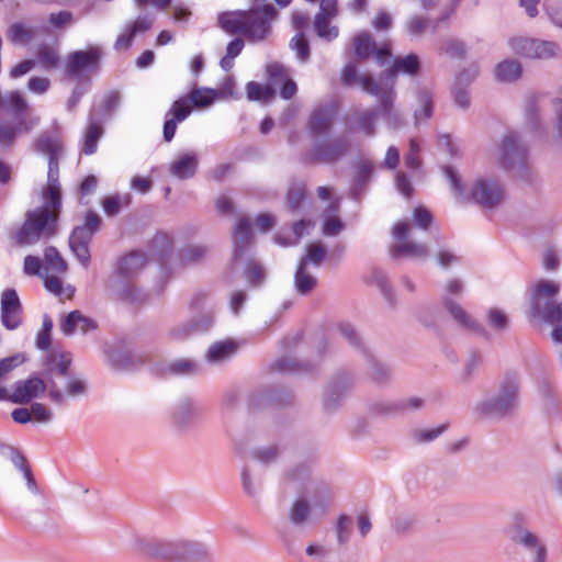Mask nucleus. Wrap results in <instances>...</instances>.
<instances>
[{
	"instance_id": "nucleus-29",
	"label": "nucleus",
	"mask_w": 562,
	"mask_h": 562,
	"mask_svg": "<svg viewBox=\"0 0 562 562\" xmlns=\"http://www.w3.org/2000/svg\"><path fill=\"white\" fill-rule=\"evenodd\" d=\"M247 98L251 101L269 103L276 97V90L270 85L250 81L246 86Z\"/></svg>"
},
{
	"instance_id": "nucleus-1",
	"label": "nucleus",
	"mask_w": 562,
	"mask_h": 562,
	"mask_svg": "<svg viewBox=\"0 0 562 562\" xmlns=\"http://www.w3.org/2000/svg\"><path fill=\"white\" fill-rule=\"evenodd\" d=\"M71 364L70 352H48L45 357V379L35 374L25 380H19L12 385V393L5 391V397L0 401H8L14 404H29L47 391L49 400L57 406H66V397H77L87 393V383L83 380H70L66 385V392H61L57 383L52 380L54 374L67 376Z\"/></svg>"
},
{
	"instance_id": "nucleus-3",
	"label": "nucleus",
	"mask_w": 562,
	"mask_h": 562,
	"mask_svg": "<svg viewBox=\"0 0 562 562\" xmlns=\"http://www.w3.org/2000/svg\"><path fill=\"white\" fill-rule=\"evenodd\" d=\"M35 150L48 158L47 184L43 190V200L58 209L61 206V192L59 184V158L64 151V144L57 133H42L34 143Z\"/></svg>"
},
{
	"instance_id": "nucleus-49",
	"label": "nucleus",
	"mask_w": 562,
	"mask_h": 562,
	"mask_svg": "<svg viewBox=\"0 0 562 562\" xmlns=\"http://www.w3.org/2000/svg\"><path fill=\"white\" fill-rule=\"evenodd\" d=\"M536 38L516 37L509 41L512 50L521 57L533 58Z\"/></svg>"
},
{
	"instance_id": "nucleus-53",
	"label": "nucleus",
	"mask_w": 562,
	"mask_h": 562,
	"mask_svg": "<svg viewBox=\"0 0 562 562\" xmlns=\"http://www.w3.org/2000/svg\"><path fill=\"white\" fill-rule=\"evenodd\" d=\"M44 258H45V261H46L47 266L53 271H56L58 273H63V272H65L67 270L66 261L60 256V254L57 250V248H55L54 246L46 247V249L44 251Z\"/></svg>"
},
{
	"instance_id": "nucleus-17",
	"label": "nucleus",
	"mask_w": 562,
	"mask_h": 562,
	"mask_svg": "<svg viewBox=\"0 0 562 562\" xmlns=\"http://www.w3.org/2000/svg\"><path fill=\"white\" fill-rule=\"evenodd\" d=\"M379 103H381L380 100ZM378 115H381L386 121V123L393 127L402 126L404 123L402 116L396 111H394L393 108L390 123L382 114L381 104H379L378 109L356 111L352 114V120L357 124L358 130L362 131L368 136H372L375 132L374 121Z\"/></svg>"
},
{
	"instance_id": "nucleus-39",
	"label": "nucleus",
	"mask_w": 562,
	"mask_h": 562,
	"mask_svg": "<svg viewBox=\"0 0 562 562\" xmlns=\"http://www.w3.org/2000/svg\"><path fill=\"white\" fill-rule=\"evenodd\" d=\"M235 350L236 345L233 341H218L209 348L206 352V359L211 362H218L231 357Z\"/></svg>"
},
{
	"instance_id": "nucleus-46",
	"label": "nucleus",
	"mask_w": 562,
	"mask_h": 562,
	"mask_svg": "<svg viewBox=\"0 0 562 562\" xmlns=\"http://www.w3.org/2000/svg\"><path fill=\"white\" fill-rule=\"evenodd\" d=\"M150 248L157 255L158 259L164 261L172 250V241L167 234L157 233L150 243Z\"/></svg>"
},
{
	"instance_id": "nucleus-30",
	"label": "nucleus",
	"mask_w": 562,
	"mask_h": 562,
	"mask_svg": "<svg viewBox=\"0 0 562 562\" xmlns=\"http://www.w3.org/2000/svg\"><path fill=\"white\" fill-rule=\"evenodd\" d=\"M108 363L117 370H131L136 362L131 351L126 350H108L105 351Z\"/></svg>"
},
{
	"instance_id": "nucleus-41",
	"label": "nucleus",
	"mask_w": 562,
	"mask_h": 562,
	"mask_svg": "<svg viewBox=\"0 0 562 562\" xmlns=\"http://www.w3.org/2000/svg\"><path fill=\"white\" fill-rule=\"evenodd\" d=\"M306 198V187L304 183H293L290 186L285 204L290 212L295 213L302 205Z\"/></svg>"
},
{
	"instance_id": "nucleus-45",
	"label": "nucleus",
	"mask_w": 562,
	"mask_h": 562,
	"mask_svg": "<svg viewBox=\"0 0 562 562\" xmlns=\"http://www.w3.org/2000/svg\"><path fill=\"white\" fill-rule=\"evenodd\" d=\"M196 412L198 407L195 406V404L191 400L186 398L180 402L173 414L175 423L178 426H184L196 414Z\"/></svg>"
},
{
	"instance_id": "nucleus-6",
	"label": "nucleus",
	"mask_w": 562,
	"mask_h": 562,
	"mask_svg": "<svg viewBox=\"0 0 562 562\" xmlns=\"http://www.w3.org/2000/svg\"><path fill=\"white\" fill-rule=\"evenodd\" d=\"M341 82L346 87L359 83L363 91L376 97L381 101L383 116L391 123L392 104L395 100V91L392 86L379 83L370 75L358 76L357 66L347 64L341 70Z\"/></svg>"
},
{
	"instance_id": "nucleus-22",
	"label": "nucleus",
	"mask_w": 562,
	"mask_h": 562,
	"mask_svg": "<svg viewBox=\"0 0 562 562\" xmlns=\"http://www.w3.org/2000/svg\"><path fill=\"white\" fill-rule=\"evenodd\" d=\"M560 291V285L555 282L541 280L533 289L530 302V314H539L541 305L546 300H552Z\"/></svg>"
},
{
	"instance_id": "nucleus-9",
	"label": "nucleus",
	"mask_w": 562,
	"mask_h": 562,
	"mask_svg": "<svg viewBox=\"0 0 562 562\" xmlns=\"http://www.w3.org/2000/svg\"><path fill=\"white\" fill-rule=\"evenodd\" d=\"M101 225L100 216L93 211L85 215L83 224L74 227L69 236V247L83 268L91 261L90 243Z\"/></svg>"
},
{
	"instance_id": "nucleus-36",
	"label": "nucleus",
	"mask_w": 562,
	"mask_h": 562,
	"mask_svg": "<svg viewBox=\"0 0 562 562\" xmlns=\"http://www.w3.org/2000/svg\"><path fill=\"white\" fill-rule=\"evenodd\" d=\"M314 226V223L311 220L302 218L292 225V232L294 235V240H290L281 236L280 234L274 235V241L280 244L281 246H289L296 244L304 235L310 233V229Z\"/></svg>"
},
{
	"instance_id": "nucleus-59",
	"label": "nucleus",
	"mask_w": 562,
	"mask_h": 562,
	"mask_svg": "<svg viewBox=\"0 0 562 562\" xmlns=\"http://www.w3.org/2000/svg\"><path fill=\"white\" fill-rule=\"evenodd\" d=\"M487 322L496 330H505L508 327L509 319L499 308L492 307L487 311Z\"/></svg>"
},
{
	"instance_id": "nucleus-26",
	"label": "nucleus",
	"mask_w": 562,
	"mask_h": 562,
	"mask_svg": "<svg viewBox=\"0 0 562 562\" xmlns=\"http://www.w3.org/2000/svg\"><path fill=\"white\" fill-rule=\"evenodd\" d=\"M246 11L223 12L218 15L220 26L229 34L244 32Z\"/></svg>"
},
{
	"instance_id": "nucleus-52",
	"label": "nucleus",
	"mask_w": 562,
	"mask_h": 562,
	"mask_svg": "<svg viewBox=\"0 0 562 562\" xmlns=\"http://www.w3.org/2000/svg\"><path fill=\"white\" fill-rule=\"evenodd\" d=\"M310 505L305 499H296L290 509V519L295 526L306 522L310 515Z\"/></svg>"
},
{
	"instance_id": "nucleus-11",
	"label": "nucleus",
	"mask_w": 562,
	"mask_h": 562,
	"mask_svg": "<svg viewBox=\"0 0 562 562\" xmlns=\"http://www.w3.org/2000/svg\"><path fill=\"white\" fill-rule=\"evenodd\" d=\"M350 151V143L344 137L316 142L310 154V161L315 164H335Z\"/></svg>"
},
{
	"instance_id": "nucleus-61",
	"label": "nucleus",
	"mask_w": 562,
	"mask_h": 562,
	"mask_svg": "<svg viewBox=\"0 0 562 562\" xmlns=\"http://www.w3.org/2000/svg\"><path fill=\"white\" fill-rule=\"evenodd\" d=\"M48 22L54 29H65L72 24L74 14L67 10L53 12L48 15Z\"/></svg>"
},
{
	"instance_id": "nucleus-23",
	"label": "nucleus",
	"mask_w": 562,
	"mask_h": 562,
	"mask_svg": "<svg viewBox=\"0 0 562 562\" xmlns=\"http://www.w3.org/2000/svg\"><path fill=\"white\" fill-rule=\"evenodd\" d=\"M199 166V158L195 153L180 154L170 166V173L178 179L192 178Z\"/></svg>"
},
{
	"instance_id": "nucleus-35",
	"label": "nucleus",
	"mask_w": 562,
	"mask_h": 562,
	"mask_svg": "<svg viewBox=\"0 0 562 562\" xmlns=\"http://www.w3.org/2000/svg\"><path fill=\"white\" fill-rule=\"evenodd\" d=\"M495 75L501 81H514L521 75V65L517 60L506 59L496 66Z\"/></svg>"
},
{
	"instance_id": "nucleus-21",
	"label": "nucleus",
	"mask_w": 562,
	"mask_h": 562,
	"mask_svg": "<svg viewBox=\"0 0 562 562\" xmlns=\"http://www.w3.org/2000/svg\"><path fill=\"white\" fill-rule=\"evenodd\" d=\"M352 380L348 373H339L329 385L326 393L324 405L327 409L335 408L344 395L350 390Z\"/></svg>"
},
{
	"instance_id": "nucleus-2",
	"label": "nucleus",
	"mask_w": 562,
	"mask_h": 562,
	"mask_svg": "<svg viewBox=\"0 0 562 562\" xmlns=\"http://www.w3.org/2000/svg\"><path fill=\"white\" fill-rule=\"evenodd\" d=\"M61 206L55 209L46 201L42 206L27 211L22 226L14 233L18 245H31L41 238L53 237L58 229Z\"/></svg>"
},
{
	"instance_id": "nucleus-58",
	"label": "nucleus",
	"mask_w": 562,
	"mask_h": 562,
	"mask_svg": "<svg viewBox=\"0 0 562 562\" xmlns=\"http://www.w3.org/2000/svg\"><path fill=\"white\" fill-rule=\"evenodd\" d=\"M339 334L355 348L360 349L362 352L366 350L362 346L361 338L359 337L355 327L349 323H340L337 326Z\"/></svg>"
},
{
	"instance_id": "nucleus-12",
	"label": "nucleus",
	"mask_w": 562,
	"mask_h": 562,
	"mask_svg": "<svg viewBox=\"0 0 562 562\" xmlns=\"http://www.w3.org/2000/svg\"><path fill=\"white\" fill-rule=\"evenodd\" d=\"M504 188L495 178H479L474 182L470 198L484 209H494L504 200Z\"/></svg>"
},
{
	"instance_id": "nucleus-8",
	"label": "nucleus",
	"mask_w": 562,
	"mask_h": 562,
	"mask_svg": "<svg viewBox=\"0 0 562 562\" xmlns=\"http://www.w3.org/2000/svg\"><path fill=\"white\" fill-rule=\"evenodd\" d=\"M501 165L507 170H513L516 177L531 181L532 171L528 166L527 147L519 142L516 133L504 135L501 143Z\"/></svg>"
},
{
	"instance_id": "nucleus-31",
	"label": "nucleus",
	"mask_w": 562,
	"mask_h": 562,
	"mask_svg": "<svg viewBox=\"0 0 562 562\" xmlns=\"http://www.w3.org/2000/svg\"><path fill=\"white\" fill-rule=\"evenodd\" d=\"M355 54L360 60L368 59L375 49V42L369 32H361L353 38Z\"/></svg>"
},
{
	"instance_id": "nucleus-14",
	"label": "nucleus",
	"mask_w": 562,
	"mask_h": 562,
	"mask_svg": "<svg viewBox=\"0 0 562 562\" xmlns=\"http://www.w3.org/2000/svg\"><path fill=\"white\" fill-rule=\"evenodd\" d=\"M158 553L166 559L183 562H199L207 555L205 548L201 543L188 541L160 544Z\"/></svg>"
},
{
	"instance_id": "nucleus-32",
	"label": "nucleus",
	"mask_w": 562,
	"mask_h": 562,
	"mask_svg": "<svg viewBox=\"0 0 562 562\" xmlns=\"http://www.w3.org/2000/svg\"><path fill=\"white\" fill-rule=\"evenodd\" d=\"M170 374L189 376L201 372V364L192 359H177L168 364Z\"/></svg>"
},
{
	"instance_id": "nucleus-25",
	"label": "nucleus",
	"mask_w": 562,
	"mask_h": 562,
	"mask_svg": "<svg viewBox=\"0 0 562 562\" xmlns=\"http://www.w3.org/2000/svg\"><path fill=\"white\" fill-rule=\"evenodd\" d=\"M34 60L46 71L59 68L61 63L58 50L47 44L37 47L36 59Z\"/></svg>"
},
{
	"instance_id": "nucleus-51",
	"label": "nucleus",
	"mask_w": 562,
	"mask_h": 562,
	"mask_svg": "<svg viewBox=\"0 0 562 562\" xmlns=\"http://www.w3.org/2000/svg\"><path fill=\"white\" fill-rule=\"evenodd\" d=\"M373 172V166L369 161H361L357 166V172L355 177V187L353 192L355 194L361 192L364 187L368 184L371 176Z\"/></svg>"
},
{
	"instance_id": "nucleus-57",
	"label": "nucleus",
	"mask_w": 562,
	"mask_h": 562,
	"mask_svg": "<svg viewBox=\"0 0 562 562\" xmlns=\"http://www.w3.org/2000/svg\"><path fill=\"white\" fill-rule=\"evenodd\" d=\"M326 256V248L321 243L310 244L306 248V255L302 258L301 262H304V267L307 262H312L318 267Z\"/></svg>"
},
{
	"instance_id": "nucleus-56",
	"label": "nucleus",
	"mask_w": 562,
	"mask_h": 562,
	"mask_svg": "<svg viewBox=\"0 0 562 562\" xmlns=\"http://www.w3.org/2000/svg\"><path fill=\"white\" fill-rule=\"evenodd\" d=\"M442 171L450 182L451 190L457 198L465 196V188L459 173L451 166H443Z\"/></svg>"
},
{
	"instance_id": "nucleus-54",
	"label": "nucleus",
	"mask_w": 562,
	"mask_h": 562,
	"mask_svg": "<svg viewBox=\"0 0 562 562\" xmlns=\"http://www.w3.org/2000/svg\"><path fill=\"white\" fill-rule=\"evenodd\" d=\"M290 47L295 52L296 57L302 63H305L310 59V43L305 38L303 33H297L294 37H292V40L290 41Z\"/></svg>"
},
{
	"instance_id": "nucleus-60",
	"label": "nucleus",
	"mask_w": 562,
	"mask_h": 562,
	"mask_svg": "<svg viewBox=\"0 0 562 562\" xmlns=\"http://www.w3.org/2000/svg\"><path fill=\"white\" fill-rule=\"evenodd\" d=\"M2 451H7L11 462L14 467L23 472L25 469L30 468L27 459L25 456L15 447L10 445L1 443Z\"/></svg>"
},
{
	"instance_id": "nucleus-15",
	"label": "nucleus",
	"mask_w": 562,
	"mask_h": 562,
	"mask_svg": "<svg viewBox=\"0 0 562 562\" xmlns=\"http://www.w3.org/2000/svg\"><path fill=\"white\" fill-rule=\"evenodd\" d=\"M23 311L19 295L14 289H5L1 294V323L9 329L14 330L23 322Z\"/></svg>"
},
{
	"instance_id": "nucleus-38",
	"label": "nucleus",
	"mask_w": 562,
	"mask_h": 562,
	"mask_svg": "<svg viewBox=\"0 0 562 562\" xmlns=\"http://www.w3.org/2000/svg\"><path fill=\"white\" fill-rule=\"evenodd\" d=\"M363 355L370 367L369 374L371 379L378 383L387 381L391 376L390 368L386 364L378 361L368 350H363Z\"/></svg>"
},
{
	"instance_id": "nucleus-64",
	"label": "nucleus",
	"mask_w": 562,
	"mask_h": 562,
	"mask_svg": "<svg viewBox=\"0 0 562 562\" xmlns=\"http://www.w3.org/2000/svg\"><path fill=\"white\" fill-rule=\"evenodd\" d=\"M245 276L251 284L259 285L265 279V270L258 262L251 260L245 270Z\"/></svg>"
},
{
	"instance_id": "nucleus-28",
	"label": "nucleus",
	"mask_w": 562,
	"mask_h": 562,
	"mask_svg": "<svg viewBox=\"0 0 562 562\" xmlns=\"http://www.w3.org/2000/svg\"><path fill=\"white\" fill-rule=\"evenodd\" d=\"M420 63L416 54H408L405 57H396L391 69L387 70L389 76L397 72L407 75H416L419 71Z\"/></svg>"
},
{
	"instance_id": "nucleus-10",
	"label": "nucleus",
	"mask_w": 562,
	"mask_h": 562,
	"mask_svg": "<svg viewBox=\"0 0 562 562\" xmlns=\"http://www.w3.org/2000/svg\"><path fill=\"white\" fill-rule=\"evenodd\" d=\"M277 16V10L272 4H263L246 11L243 36L251 42H260L271 31V21Z\"/></svg>"
},
{
	"instance_id": "nucleus-5",
	"label": "nucleus",
	"mask_w": 562,
	"mask_h": 562,
	"mask_svg": "<svg viewBox=\"0 0 562 562\" xmlns=\"http://www.w3.org/2000/svg\"><path fill=\"white\" fill-rule=\"evenodd\" d=\"M102 56L99 46L70 52L64 65L65 77L76 83L91 86L92 77L100 71Z\"/></svg>"
},
{
	"instance_id": "nucleus-19",
	"label": "nucleus",
	"mask_w": 562,
	"mask_h": 562,
	"mask_svg": "<svg viewBox=\"0 0 562 562\" xmlns=\"http://www.w3.org/2000/svg\"><path fill=\"white\" fill-rule=\"evenodd\" d=\"M94 329H97V323L78 310L70 312L60 323V330L66 336L75 334L76 330L87 334Z\"/></svg>"
},
{
	"instance_id": "nucleus-63",
	"label": "nucleus",
	"mask_w": 562,
	"mask_h": 562,
	"mask_svg": "<svg viewBox=\"0 0 562 562\" xmlns=\"http://www.w3.org/2000/svg\"><path fill=\"white\" fill-rule=\"evenodd\" d=\"M31 417L38 423H48L53 419V412L43 403L32 402L30 406Z\"/></svg>"
},
{
	"instance_id": "nucleus-55",
	"label": "nucleus",
	"mask_w": 562,
	"mask_h": 562,
	"mask_svg": "<svg viewBox=\"0 0 562 562\" xmlns=\"http://www.w3.org/2000/svg\"><path fill=\"white\" fill-rule=\"evenodd\" d=\"M191 111L192 106L189 99H187V97H182L172 103L170 110L166 114L167 116L175 117L179 122H182L190 115Z\"/></svg>"
},
{
	"instance_id": "nucleus-27",
	"label": "nucleus",
	"mask_w": 562,
	"mask_h": 562,
	"mask_svg": "<svg viewBox=\"0 0 562 562\" xmlns=\"http://www.w3.org/2000/svg\"><path fill=\"white\" fill-rule=\"evenodd\" d=\"M103 134V128L97 120H89L87 128L83 134V143L81 153L85 155H92L97 151L98 142Z\"/></svg>"
},
{
	"instance_id": "nucleus-16",
	"label": "nucleus",
	"mask_w": 562,
	"mask_h": 562,
	"mask_svg": "<svg viewBox=\"0 0 562 562\" xmlns=\"http://www.w3.org/2000/svg\"><path fill=\"white\" fill-rule=\"evenodd\" d=\"M338 108L334 102L316 106L307 121V128L312 136H322L329 133L336 119Z\"/></svg>"
},
{
	"instance_id": "nucleus-40",
	"label": "nucleus",
	"mask_w": 562,
	"mask_h": 562,
	"mask_svg": "<svg viewBox=\"0 0 562 562\" xmlns=\"http://www.w3.org/2000/svg\"><path fill=\"white\" fill-rule=\"evenodd\" d=\"M216 97V91L211 88H195L189 92L187 99L193 108H205L211 105Z\"/></svg>"
},
{
	"instance_id": "nucleus-42",
	"label": "nucleus",
	"mask_w": 562,
	"mask_h": 562,
	"mask_svg": "<svg viewBox=\"0 0 562 562\" xmlns=\"http://www.w3.org/2000/svg\"><path fill=\"white\" fill-rule=\"evenodd\" d=\"M8 37L13 44L25 45L34 38V31L21 22H15L10 25Z\"/></svg>"
},
{
	"instance_id": "nucleus-34",
	"label": "nucleus",
	"mask_w": 562,
	"mask_h": 562,
	"mask_svg": "<svg viewBox=\"0 0 562 562\" xmlns=\"http://www.w3.org/2000/svg\"><path fill=\"white\" fill-rule=\"evenodd\" d=\"M330 19H333V16L316 14L313 24L317 36L327 42H331L339 34L338 27L330 25Z\"/></svg>"
},
{
	"instance_id": "nucleus-20",
	"label": "nucleus",
	"mask_w": 562,
	"mask_h": 562,
	"mask_svg": "<svg viewBox=\"0 0 562 562\" xmlns=\"http://www.w3.org/2000/svg\"><path fill=\"white\" fill-rule=\"evenodd\" d=\"M37 120L19 119L15 124L0 123V145L12 146L20 133H29L35 125Z\"/></svg>"
},
{
	"instance_id": "nucleus-50",
	"label": "nucleus",
	"mask_w": 562,
	"mask_h": 562,
	"mask_svg": "<svg viewBox=\"0 0 562 562\" xmlns=\"http://www.w3.org/2000/svg\"><path fill=\"white\" fill-rule=\"evenodd\" d=\"M7 103L16 121L19 119H26L25 114L29 105L19 91H12L7 98Z\"/></svg>"
},
{
	"instance_id": "nucleus-4",
	"label": "nucleus",
	"mask_w": 562,
	"mask_h": 562,
	"mask_svg": "<svg viewBox=\"0 0 562 562\" xmlns=\"http://www.w3.org/2000/svg\"><path fill=\"white\" fill-rule=\"evenodd\" d=\"M146 265V257L140 251H131L119 261L115 272L119 280L114 284L116 296L131 304L147 302L148 295L131 281Z\"/></svg>"
},
{
	"instance_id": "nucleus-7",
	"label": "nucleus",
	"mask_w": 562,
	"mask_h": 562,
	"mask_svg": "<svg viewBox=\"0 0 562 562\" xmlns=\"http://www.w3.org/2000/svg\"><path fill=\"white\" fill-rule=\"evenodd\" d=\"M518 394L519 376L516 373H508L501 382L497 394L479 403L475 409L491 416H507L516 407Z\"/></svg>"
},
{
	"instance_id": "nucleus-62",
	"label": "nucleus",
	"mask_w": 562,
	"mask_h": 562,
	"mask_svg": "<svg viewBox=\"0 0 562 562\" xmlns=\"http://www.w3.org/2000/svg\"><path fill=\"white\" fill-rule=\"evenodd\" d=\"M336 529L338 543L346 544L351 535V518L347 515H340Z\"/></svg>"
},
{
	"instance_id": "nucleus-48",
	"label": "nucleus",
	"mask_w": 562,
	"mask_h": 562,
	"mask_svg": "<svg viewBox=\"0 0 562 562\" xmlns=\"http://www.w3.org/2000/svg\"><path fill=\"white\" fill-rule=\"evenodd\" d=\"M273 367L279 372H310L312 371V367L307 362H301L295 359L289 358H280L274 363Z\"/></svg>"
},
{
	"instance_id": "nucleus-24",
	"label": "nucleus",
	"mask_w": 562,
	"mask_h": 562,
	"mask_svg": "<svg viewBox=\"0 0 562 562\" xmlns=\"http://www.w3.org/2000/svg\"><path fill=\"white\" fill-rule=\"evenodd\" d=\"M445 307L450 313L452 318L462 327L477 334H485V329L476 321H474L463 307L449 297L443 300Z\"/></svg>"
},
{
	"instance_id": "nucleus-37",
	"label": "nucleus",
	"mask_w": 562,
	"mask_h": 562,
	"mask_svg": "<svg viewBox=\"0 0 562 562\" xmlns=\"http://www.w3.org/2000/svg\"><path fill=\"white\" fill-rule=\"evenodd\" d=\"M512 540L528 550H535L536 553L538 552L539 547H546L533 532L522 527L515 528Z\"/></svg>"
},
{
	"instance_id": "nucleus-33",
	"label": "nucleus",
	"mask_w": 562,
	"mask_h": 562,
	"mask_svg": "<svg viewBox=\"0 0 562 562\" xmlns=\"http://www.w3.org/2000/svg\"><path fill=\"white\" fill-rule=\"evenodd\" d=\"M533 318H542L544 322L554 324L562 322V302H554L552 300H546L541 305V312L539 314H530Z\"/></svg>"
},
{
	"instance_id": "nucleus-47",
	"label": "nucleus",
	"mask_w": 562,
	"mask_h": 562,
	"mask_svg": "<svg viewBox=\"0 0 562 562\" xmlns=\"http://www.w3.org/2000/svg\"><path fill=\"white\" fill-rule=\"evenodd\" d=\"M533 58L549 59L554 58L560 53V46L552 41L537 40L535 42Z\"/></svg>"
},
{
	"instance_id": "nucleus-18",
	"label": "nucleus",
	"mask_w": 562,
	"mask_h": 562,
	"mask_svg": "<svg viewBox=\"0 0 562 562\" xmlns=\"http://www.w3.org/2000/svg\"><path fill=\"white\" fill-rule=\"evenodd\" d=\"M252 243V233L249 220L247 217H241L238 220L234 232H233V244L234 251L232 260L233 262H237L240 260L246 251L249 249Z\"/></svg>"
},
{
	"instance_id": "nucleus-44",
	"label": "nucleus",
	"mask_w": 562,
	"mask_h": 562,
	"mask_svg": "<svg viewBox=\"0 0 562 562\" xmlns=\"http://www.w3.org/2000/svg\"><path fill=\"white\" fill-rule=\"evenodd\" d=\"M295 288L300 294L310 293L316 285V279L306 272L304 262H300L295 272Z\"/></svg>"
},
{
	"instance_id": "nucleus-13",
	"label": "nucleus",
	"mask_w": 562,
	"mask_h": 562,
	"mask_svg": "<svg viewBox=\"0 0 562 562\" xmlns=\"http://www.w3.org/2000/svg\"><path fill=\"white\" fill-rule=\"evenodd\" d=\"M409 225L407 222H398L393 228V237L402 243L392 245L390 254L393 259L401 257L426 258L429 249L425 244L404 241L408 237Z\"/></svg>"
},
{
	"instance_id": "nucleus-43",
	"label": "nucleus",
	"mask_w": 562,
	"mask_h": 562,
	"mask_svg": "<svg viewBox=\"0 0 562 562\" xmlns=\"http://www.w3.org/2000/svg\"><path fill=\"white\" fill-rule=\"evenodd\" d=\"M417 100L420 104V110H416L414 113L415 123L419 124L423 121H426L432 115V95L426 90H419L417 93Z\"/></svg>"
}]
</instances>
